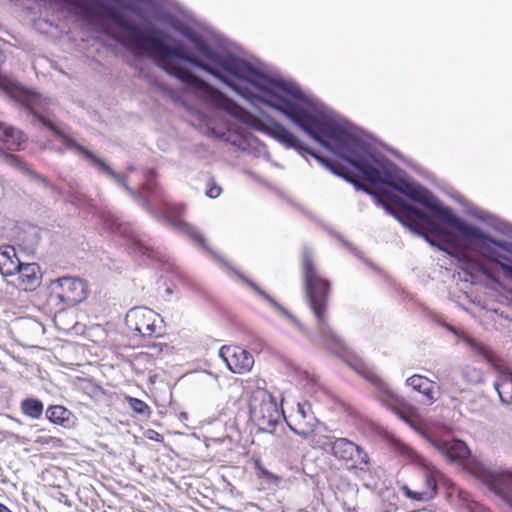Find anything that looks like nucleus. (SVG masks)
Here are the masks:
<instances>
[{
    "instance_id": "1",
    "label": "nucleus",
    "mask_w": 512,
    "mask_h": 512,
    "mask_svg": "<svg viewBox=\"0 0 512 512\" xmlns=\"http://www.w3.org/2000/svg\"><path fill=\"white\" fill-rule=\"evenodd\" d=\"M97 6L103 10L106 17L127 32L125 44L135 55L152 58L158 67L194 89L201 98L214 107L235 117L242 114V108L232 99L194 75L188 68L181 66L177 60L188 62L211 74L246 99H257L278 110L330 151L337 146L346 132V128L315 111L305 102L298 88L272 81L250 63L213 49L200 36L188 34V39L210 64L189 54L182 44L172 47L166 45L155 35V30L143 31L103 1H97Z\"/></svg>"
},
{
    "instance_id": "2",
    "label": "nucleus",
    "mask_w": 512,
    "mask_h": 512,
    "mask_svg": "<svg viewBox=\"0 0 512 512\" xmlns=\"http://www.w3.org/2000/svg\"><path fill=\"white\" fill-rule=\"evenodd\" d=\"M332 152L361 172L367 182L384 184L427 208L439 222L459 232L470 247L484 258L496 263L500 269L501 264H505L501 260L510 261V258L501 254L497 248L512 254V244L497 241L479 228L462 221L450 208L443 206L427 188L405 179L395 180L394 172L397 167L390 162L381 163L350 131L346 130Z\"/></svg>"
},
{
    "instance_id": "3",
    "label": "nucleus",
    "mask_w": 512,
    "mask_h": 512,
    "mask_svg": "<svg viewBox=\"0 0 512 512\" xmlns=\"http://www.w3.org/2000/svg\"><path fill=\"white\" fill-rule=\"evenodd\" d=\"M300 261L305 297L316 319L318 331L324 337H332L333 331L328 320V303L332 283L319 272L315 253L311 248H303Z\"/></svg>"
},
{
    "instance_id": "4",
    "label": "nucleus",
    "mask_w": 512,
    "mask_h": 512,
    "mask_svg": "<svg viewBox=\"0 0 512 512\" xmlns=\"http://www.w3.org/2000/svg\"><path fill=\"white\" fill-rule=\"evenodd\" d=\"M377 196L384 208L403 225L414 229L419 234L429 233L447 244H453L451 233L436 224L429 215L417 207L406 203L401 197L385 188L380 189Z\"/></svg>"
},
{
    "instance_id": "5",
    "label": "nucleus",
    "mask_w": 512,
    "mask_h": 512,
    "mask_svg": "<svg viewBox=\"0 0 512 512\" xmlns=\"http://www.w3.org/2000/svg\"><path fill=\"white\" fill-rule=\"evenodd\" d=\"M255 127L271 136L279 143L283 144L286 148H293L299 151H305L314 157L324 167L329 169L334 174L344 178L348 182L354 184L358 189L364 190L366 193L376 195L370 189L358 182L356 175L348 169L346 165L338 161H332L325 157L317 155L309 147L300 141L292 132H290L285 126L276 121L275 119L265 116L263 118H256L254 120Z\"/></svg>"
},
{
    "instance_id": "6",
    "label": "nucleus",
    "mask_w": 512,
    "mask_h": 512,
    "mask_svg": "<svg viewBox=\"0 0 512 512\" xmlns=\"http://www.w3.org/2000/svg\"><path fill=\"white\" fill-rule=\"evenodd\" d=\"M249 420L260 432L273 433L279 424L281 412L274 396L265 388H256L248 398Z\"/></svg>"
},
{
    "instance_id": "7",
    "label": "nucleus",
    "mask_w": 512,
    "mask_h": 512,
    "mask_svg": "<svg viewBox=\"0 0 512 512\" xmlns=\"http://www.w3.org/2000/svg\"><path fill=\"white\" fill-rule=\"evenodd\" d=\"M349 471L366 472L369 469L370 458L368 453L358 444L345 437H333L328 443L317 442V447L326 450Z\"/></svg>"
},
{
    "instance_id": "8",
    "label": "nucleus",
    "mask_w": 512,
    "mask_h": 512,
    "mask_svg": "<svg viewBox=\"0 0 512 512\" xmlns=\"http://www.w3.org/2000/svg\"><path fill=\"white\" fill-rule=\"evenodd\" d=\"M48 299L61 310L76 306L88 296L86 281L72 276H63L52 280L48 286Z\"/></svg>"
},
{
    "instance_id": "9",
    "label": "nucleus",
    "mask_w": 512,
    "mask_h": 512,
    "mask_svg": "<svg viewBox=\"0 0 512 512\" xmlns=\"http://www.w3.org/2000/svg\"><path fill=\"white\" fill-rule=\"evenodd\" d=\"M125 323L129 331L142 337H160L164 334L162 318L147 307H135L129 310Z\"/></svg>"
},
{
    "instance_id": "10",
    "label": "nucleus",
    "mask_w": 512,
    "mask_h": 512,
    "mask_svg": "<svg viewBox=\"0 0 512 512\" xmlns=\"http://www.w3.org/2000/svg\"><path fill=\"white\" fill-rule=\"evenodd\" d=\"M185 214L184 204H167L164 208V218L167 223L174 229L186 235L194 244L201 248H207V243L204 236L197 231V229L185 221L183 216Z\"/></svg>"
},
{
    "instance_id": "11",
    "label": "nucleus",
    "mask_w": 512,
    "mask_h": 512,
    "mask_svg": "<svg viewBox=\"0 0 512 512\" xmlns=\"http://www.w3.org/2000/svg\"><path fill=\"white\" fill-rule=\"evenodd\" d=\"M219 356L227 368L234 374H245L252 370L254 357L246 349L237 345H224L219 350Z\"/></svg>"
},
{
    "instance_id": "12",
    "label": "nucleus",
    "mask_w": 512,
    "mask_h": 512,
    "mask_svg": "<svg viewBox=\"0 0 512 512\" xmlns=\"http://www.w3.org/2000/svg\"><path fill=\"white\" fill-rule=\"evenodd\" d=\"M421 469L424 479V488L420 491H413L407 485H403L401 491L404 496L411 500L427 502L435 498L438 493L437 475L439 472L434 466L427 464H422Z\"/></svg>"
},
{
    "instance_id": "13",
    "label": "nucleus",
    "mask_w": 512,
    "mask_h": 512,
    "mask_svg": "<svg viewBox=\"0 0 512 512\" xmlns=\"http://www.w3.org/2000/svg\"><path fill=\"white\" fill-rule=\"evenodd\" d=\"M8 91L12 98L16 99L25 108H27L45 127L57 135L61 134L60 130L52 123V121L39 113L38 108L41 102V97L38 94L26 89H15V86L9 87Z\"/></svg>"
},
{
    "instance_id": "14",
    "label": "nucleus",
    "mask_w": 512,
    "mask_h": 512,
    "mask_svg": "<svg viewBox=\"0 0 512 512\" xmlns=\"http://www.w3.org/2000/svg\"><path fill=\"white\" fill-rule=\"evenodd\" d=\"M312 405L308 401L299 402L295 413V426L289 425L290 429L300 437L309 438L318 425Z\"/></svg>"
},
{
    "instance_id": "15",
    "label": "nucleus",
    "mask_w": 512,
    "mask_h": 512,
    "mask_svg": "<svg viewBox=\"0 0 512 512\" xmlns=\"http://www.w3.org/2000/svg\"><path fill=\"white\" fill-rule=\"evenodd\" d=\"M16 274L18 275L16 285L24 291H33L41 283L42 274L37 263H22Z\"/></svg>"
},
{
    "instance_id": "16",
    "label": "nucleus",
    "mask_w": 512,
    "mask_h": 512,
    "mask_svg": "<svg viewBox=\"0 0 512 512\" xmlns=\"http://www.w3.org/2000/svg\"><path fill=\"white\" fill-rule=\"evenodd\" d=\"M437 449L450 461L461 462L469 458L471 452L467 444L458 439L442 441L435 444Z\"/></svg>"
},
{
    "instance_id": "17",
    "label": "nucleus",
    "mask_w": 512,
    "mask_h": 512,
    "mask_svg": "<svg viewBox=\"0 0 512 512\" xmlns=\"http://www.w3.org/2000/svg\"><path fill=\"white\" fill-rule=\"evenodd\" d=\"M25 141L26 137L22 131L0 123V150H19Z\"/></svg>"
},
{
    "instance_id": "18",
    "label": "nucleus",
    "mask_w": 512,
    "mask_h": 512,
    "mask_svg": "<svg viewBox=\"0 0 512 512\" xmlns=\"http://www.w3.org/2000/svg\"><path fill=\"white\" fill-rule=\"evenodd\" d=\"M46 418L53 424L66 429L74 427L76 423L75 415L62 405H52L46 410Z\"/></svg>"
},
{
    "instance_id": "19",
    "label": "nucleus",
    "mask_w": 512,
    "mask_h": 512,
    "mask_svg": "<svg viewBox=\"0 0 512 512\" xmlns=\"http://www.w3.org/2000/svg\"><path fill=\"white\" fill-rule=\"evenodd\" d=\"M21 264L13 246L6 245L0 248V273L3 276L15 275Z\"/></svg>"
},
{
    "instance_id": "20",
    "label": "nucleus",
    "mask_w": 512,
    "mask_h": 512,
    "mask_svg": "<svg viewBox=\"0 0 512 512\" xmlns=\"http://www.w3.org/2000/svg\"><path fill=\"white\" fill-rule=\"evenodd\" d=\"M406 382L414 390L422 393L429 403L435 401L434 390L436 384L427 377L415 374L409 377Z\"/></svg>"
},
{
    "instance_id": "21",
    "label": "nucleus",
    "mask_w": 512,
    "mask_h": 512,
    "mask_svg": "<svg viewBox=\"0 0 512 512\" xmlns=\"http://www.w3.org/2000/svg\"><path fill=\"white\" fill-rule=\"evenodd\" d=\"M75 148L79 153H81L87 160H89L93 165L97 166L100 171L107 173L111 177H113L119 183L124 181V177L115 171H113L104 161L94 155L91 151L86 149L83 146L78 144L75 145Z\"/></svg>"
},
{
    "instance_id": "22",
    "label": "nucleus",
    "mask_w": 512,
    "mask_h": 512,
    "mask_svg": "<svg viewBox=\"0 0 512 512\" xmlns=\"http://www.w3.org/2000/svg\"><path fill=\"white\" fill-rule=\"evenodd\" d=\"M494 489L512 507V474L496 479Z\"/></svg>"
},
{
    "instance_id": "23",
    "label": "nucleus",
    "mask_w": 512,
    "mask_h": 512,
    "mask_svg": "<svg viewBox=\"0 0 512 512\" xmlns=\"http://www.w3.org/2000/svg\"><path fill=\"white\" fill-rule=\"evenodd\" d=\"M500 400L505 404H512V374L500 378L495 383Z\"/></svg>"
},
{
    "instance_id": "24",
    "label": "nucleus",
    "mask_w": 512,
    "mask_h": 512,
    "mask_svg": "<svg viewBox=\"0 0 512 512\" xmlns=\"http://www.w3.org/2000/svg\"><path fill=\"white\" fill-rule=\"evenodd\" d=\"M21 410L24 415L32 419H38L43 413L44 406L39 399L27 398L21 402Z\"/></svg>"
},
{
    "instance_id": "25",
    "label": "nucleus",
    "mask_w": 512,
    "mask_h": 512,
    "mask_svg": "<svg viewBox=\"0 0 512 512\" xmlns=\"http://www.w3.org/2000/svg\"><path fill=\"white\" fill-rule=\"evenodd\" d=\"M126 401L129 408L137 415L149 417L151 415V409L149 405L141 399L126 396Z\"/></svg>"
},
{
    "instance_id": "26",
    "label": "nucleus",
    "mask_w": 512,
    "mask_h": 512,
    "mask_svg": "<svg viewBox=\"0 0 512 512\" xmlns=\"http://www.w3.org/2000/svg\"><path fill=\"white\" fill-rule=\"evenodd\" d=\"M104 224L112 232L127 236L130 228L127 224L121 223L118 218L113 215L104 216Z\"/></svg>"
},
{
    "instance_id": "27",
    "label": "nucleus",
    "mask_w": 512,
    "mask_h": 512,
    "mask_svg": "<svg viewBox=\"0 0 512 512\" xmlns=\"http://www.w3.org/2000/svg\"><path fill=\"white\" fill-rule=\"evenodd\" d=\"M222 188L216 183L213 177L209 178L206 184V196L209 198H217L220 196Z\"/></svg>"
},
{
    "instance_id": "28",
    "label": "nucleus",
    "mask_w": 512,
    "mask_h": 512,
    "mask_svg": "<svg viewBox=\"0 0 512 512\" xmlns=\"http://www.w3.org/2000/svg\"><path fill=\"white\" fill-rule=\"evenodd\" d=\"M254 468L258 478H265L267 480L275 479L276 477L269 472L263 465L260 459H253Z\"/></svg>"
},
{
    "instance_id": "29",
    "label": "nucleus",
    "mask_w": 512,
    "mask_h": 512,
    "mask_svg": "<svg viewBox=\"0 0 512 512\" xmlns=\"http://www.w3.org/2000/svg\"><path fill=\"white\" fill-rule=\"evenodd\" d=\"M398 452L399 454L406 457L410 462L416 463L421 460L420 456L413 449L406 445H399Z\"/></svg>"
},
{
    "instance_id": "30",
    "label": "nucleus",
    "mask_w": 512,
    "mask_h": 512,
    "mask_svg": "<svg viewBox=\"0 0 512 512\" xmlns=\"http://www.w3.org/2000/svg\"><path fill=\"white\" fill-rule=\"evenodd\" d=\"M35 443L40 445H52L54 447H61L63 440L53 436H39L36 438Z\"/></svg>"
},
{
    "instance_id": "31",
    "label": "nucleus",
    "mask_w": 512,
    "mask_h": 512,
    "mask_svg": "<svg viewBox=\"0 0 512 512\" xmlns=\"http://www.w3.org/2000/svg\"><path fill=\"white\" fill-rule=\"evenodd\" d=\"M501 271L506 277L512 279V265L501 264Z\"/></svg>"
},
{
    "instance_id": "32",
    "label": "nucleus",
    "mask_w": 512,
    "mask_h": 512,
    "mask_svg": "<svg viewBox=\"0 0 512 512\" xmlns=\"http://www.w3.org/2000/svg\"><path fill=\"white\" fill-rule=\"evenodd\" d=\"M163 348H168V345L167 344H164V345H154L151 347L152 350H155L156 351V354H159Z\"/></svg>"
},
{
    "instance_id": "33",
    "label": "nucleus",
    "mask_w": 512,
    "mask_h": 512,
    "mask_svg": "<svg viewBox=\"0 0 512 512\" xmlns=\"http://www.w3.org/2000/svg\"><path fill=\"white\" fill-rule=\"evenodd\" d=\"M395 413L401 418L403 419L404 421H406L407 423H410V421L408 420V418L405 416V414L399 410V409H394Z\"/></svg>"
},
{
    "instance_id": "34",
    "label": "nucleus",
    "mask_w": 512,
    "mask_h": 512,
    "mask_svg": "<svg viewBox=\"0 0 512 512\" xmlns=\"http://www.w3.org/2000/svg\"><path fill=\"white\" fill-rule=\"evenodd\" d=\"M423 235H424L425 239H426V240H427L431 245L437 246V248L442 249V248L440 247V245H437V244L434 242V240H432L428 235H426L425 233H424Z\"/></svg>"
},
{
    "instance_id": "35",
    "label": "nucleus",
    "mask_w": 512,
    "mask_h": 512,
    "mask_svg": "<svg viewBox=\"0 0 512 512\" xmlns=\"http://www.w3.org/2000/svg\"><path fill=\"white\" fill-rule=\"evenodd\" d=\"M149 432L155 434V435L149 436V439H155L158 441L159 440L158 437H161V435L159 433H157L156 431L149 430Z\"/></svg>"
},
{
    "instance_id": "36",
    "label": "nucleus",
    "mask_w": 512,
    "mask_h": 512,
    "mask_svg": "<svg viewBox=\"0 0 512 512\" xmlns=\"http://www.w3.org/2000/svg\"><path fill=\"white\" fill-rule=\"evenodd\" d=\"M462 259L466 262H471V260L468 256L463 255Z\"/></svg>"
},
{
    "instance_id": "37",
    "label": "nucleus",
    "mask_w": 512,
    "mask_h": 512,
    "mask_svg": "<svg viewBox=\"0 0 512 512\" xmlns=\"http://www.w3.org/2000/svg\"><path fill=\"white\" fill-rule=\"evenodd\" d=\"M365 376L368 378V380H371V381H372V380H373V378H374V376H373L372 374H370V373H368V374H367V375H365Z\"/></svg>"
},
{
    "instance_id": "38",
    "label": "nucleus",
    "mask_w": 512,
    "mask_h": 512,
    "mask_svg": "<svg viewBox=\"0 0 512 512\" xmlns=\"http://www.w3.org/2000/svg\"><path fill=\"white\" fill-rule=\"evenodd\" d=\"M387 395H388V397L394 398L391 393H388Z\"/></svg>"
}]
</instances>
